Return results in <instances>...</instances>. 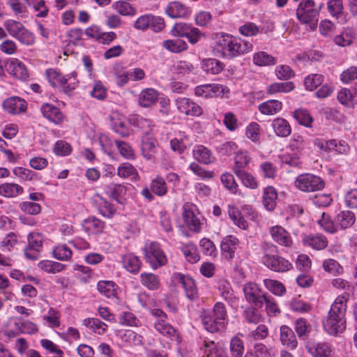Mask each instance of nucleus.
Segmentation results:
<instances>
[{
	"instance_id": "obj_1",
	"label": "nucleus",
	"mask_w": 357,
	"mask_h": 357,
	"mask_svg": "<svg viewBox=\"0 0 357 357\" xmlns=\"http://www.w3.org/2000/svg\"><path fill=\"white\" fill-rule=\"evenodd\" d=\"M253 50L252 43L226 33H219L215 36L214 51L227 59L247 54Z\"/></svg>"
},
{
	"instance_id": "obj_2",
	"label": "nucleus",
	"mask_w": 357,
	"mask_h": 357,
	"mask_svg": "<svg viewBox=\"0 0 357 357\" xmlns=\"http://www.w3.org/2000/svg\"><path fill=\"white\" fill-rule=\"evenodd\" d=\"M349 295L339 296L332 304L327 317L323 321L324 331L333 336L342 333L346 328V310Z\"/></svg>"
},
{
	"instance_id": "obj_3",
	"label": "nucleus",
	"mask_w": 357,
	"mask_h": 357,
	"mask_svg": "<svg viewBox=\"0 0 357 357\" xmlns=\"http://www.w3.org/2000/svg\"><path fill=\"white\" fill-rule=\"evenodd\" d=\"M201 319L204 328L210 333L224 329L227 323L225 305L222 303H216L212 310H203Z\"/></svg>"
},
{
	"instance_id": "obj_4",
	"label": "nucleus",
	"mask_w": 357,
	"mask_h": 357,
	"mask_svg": "<svg viewBox=\"0 0 357 357\" xmlns=\"http://www.w3.org/2000/svg\"><path fill=\"white\" fill-rule=\"evenodd\" d=\"M45 76L52 87L61 88L66 93L75 90L79 84L75 71L64 75L55 68H49L45 71Z\"/></svg>"
},
{
	"instance_id": "obj_5",
	"label": "nucleus",
	"mask_w": 357,
	"mask_h": 357,
	"mask_svg": "<svg viewBox=\"0 0 357 357\" xmlns=\"http://www.w3.org/2000/svg\"><path fill=\"white\" fill-rule=\"evenodd\" d=\"M296 17L307 29L314 31L317 27L319 11L312 0H302L296 9Z\"/></svg>"
},
{
	"instance_id": "obj_6",
	"label": "nucleus",
	"mask_w": 357,
	"mask_h": 357,
	"mask_svg": "<svg viewBox=\"0 0 357 357\" xmlns=\"http://www.w3.org/2000/svg\"><path fill=\"white\" fill-rule=\"evenodd\" d=\"M143 253L146 262L153 269H157L167 263L165 252L157 243L151 242L146 244L143 249Z\"/></svg>"
},
{
	"instance_id": "obj_7",
	"label": "nucleus",
	"mask_w": 357,
	"mask_h": 357,
	"mask_svg": "<svg viewBox=\"0 0 357 357\" xmlns=\"http://www.w3.org/2000/svg\"><path fill=\"white\" fill-rule=\"evenodd\" d=\"M294 185L300 191L311 192L322 190L324 188L325 183L319 176L305 173L296 177Z\"/></svg>"
},
{
	"instance_id": "obj_8",
	"label": "nucleus",
	"mask_w": 357,
	"mask_h": 357,
	"mask_svg": "<svg viewBox=\"0 0 357 357\" xmlns=\"http://www.w3.org/2000/svg\"><path fill=\"white\" fill-rule=\"evenodd\" d=\"M183 220L187 227L195 233H199L202 230L204 218L193 204H185L183 212Z\"/></svg>"
},
{
	"instance_id": "obj_9",
	"label": "nucleus",
	"mask_w": 357,
	"mask_h": 357,
	"mask_svg": "<svg viewBox=\"0 0 357 357\" xmlns=\"http://www.w3.org/2000/svg\"><path fill=\"white\" fill-rule=\"evenodd\" d=\"M305 347L312 357H333L335 352L333 345L326 341L310 340L305 343Z\"/></svg>"
},
{
	"instance_id": "obj_10",
	"label": "nucleus",
	"mask_w": 357,
	"mask_h": 357,
	"mask_svg": "<svg viewBox=\"0 0 357 357\" xmlns=\"http://www.w3.org/2000/svg\"><path fill=\"white\" fill-rule=\"evenodd\" d=\"M174 102L178 113L183 115L199 117L204 113L203 108L191 98L179 97Z\"/></svg>"
},
{
	"instance_id": "obj_11",
	"label": "nucleus",
	"mask_w": 357,
	"mask_h": 357,
	"mask_svg": "<svg viewBox=\"0 0 357 357\" xmlns=\"http://www.w3.org/2000/svg\"><path fill=\"white\" fill-rule=\"evenodd\" d=\"M195 95L204 98L220 97L229 93L227 86L220 84H205L195 88Z\"/></svg>"
},
{
	"instance_id": "obj_12",
	"label": "nucleus",
	"mask_w": 357,
	"mask_h": 357,
	"mask_svg": "<svg viewBox=\"0 0 357 357\" xmlns=\"http://www.w3.org/2000/svg\"><path fill=\"white\" fill-rule=\"evenodd\" d=\"M261 263L275 272H286L292 268V264L287 259L278 255L267 252L262 257Z\"/></svg>"
},
{
	"instance_id": "obj_13",
	"label": "nucleus",
	"mask_w": 357,
	"mask_h": 357,
	"mask_svg": "<svg viewBox=\"0 0 357 357\" xmlns=\"http://www.w3.org/2000/svg\"><path fill=\"white\" fill-rule=\"evenodd\" d=\"M243 293L248 303L257 307H261L263 305L266 294L263 292L259 285L257 283L253 282H246L243 286Z\"/></svg>"
},
{
	"instance_id": "obj_14",
	"label": "nucleus",
	"mask_w": 357,
	"mask_h": 357,
	"mask_svg": "<svg viewBox=\"0 0 357 357\" xmlns=\"http://www.w3.org/2000/svg\"><path fill=\"white\" fill-rule=\"evenodd\" d=\"M2 108L5 112L10 115H20L27 109L26 100L19 96H11L2 102Z\"/></svg>"
},
{
	"instance_id": "obj_15",
	"label": "nucleus",
	"mask_w": 357,
	"mask_h": 357,
	"mask_svg": "<svg viewBox=\"0 0 357 357\" xmlns=\"http://www.w3.org/2000/svg\"><path fill=\"white\" fill-rule=\"evenodd\" d=\"M272 240L280 246L291 248L294 241L291 234L280 225L272 226L268 229Z\"/></svg>"
},
{
	"instance_id": "obj_16",
	"label": "nucleus",
	"mask_w": 357,
	"mask_h": 357,
	"mask_svg": "<svg viewBox=\"0 0 357 357\" xmlns=\"http://www.w3.org/2000/svg\"><path fill=\"white\" fill-rule=\"evenodd\" d=\"M6 70L10 75L20 80L24 81L29 77V73L25 64L16 58H12L8 61Z\"/></svg>"
},
{
	"instance_id": "obj_17",
	"label": "nucleus",
	"mask_w": 357,
	"mask_h": 357,
	"mask_svg": "<svg viewBox=\"0 0 357 357\" xmlns=\"http://www.w3.org/2000/svg\"><path fill=\"white\" fill-rule=\"evenodd\" d=\"M43 116L56 125H60L65 121L66 116L59 108L51 103H43L40 106Z\"/></svg>"
},
{
	"instance_id": "obj_18",
	"label": "nucleus",
	"mask_w": 357,
	"mask_h": 357,
	"mask_svg": "<svg viewBox=\"0 0 357 357\" xmlns=\"http://www.w3.org/2000/svg\"><path fill=\"white\" fill-rule=\"evenodd\" d=\"M200 351L203 357H228L224 348L211 340H203Z\"/></svg>"
},
{
	"instance_id": "obj_19",
	"label": "nucleus",
	"mask_w": 357,
	"mask_h": 357,
	"mask_svg": "<svg viewBox=\"0 0 357 357\" xmlns=\"http://www.w3.org/2000/svg\"><path fill=\"white\" fill-rule=\"evenodd\" d=\"M167 319H156L154 322L155 329L161 335L166 336L172 341L180 342V336L177 330L169 324Z\"/></svg>"
},
{
	"instance_id": "obj_20",
	"label": "nucleus",
	"mask_w": 357,
	"mask_h": 357,
	"mask_svg": "<svg viewBox=\"0 0 357 357\" xmlns=\"http://www.w3.org/2000/svg\"><path fill=\"white\" fill-rule=\"evenodd\" d=\"M192 154L195 160L204 165H211L216 160L208 148L200 144L193 147Z\"/></svg>"
},
{
	"instance_id": "obj_21",
	"label": "nucleus",
	"mask_w": 357,
	"mask_h": 357,
	"mask_svg": "<svg viewBox=\"0 0 357 357\" xmlns=\"http://www.w3.org/2000/svg\"><path fill=\"white\" fill-rule=\"evenodd\" d=\"M106 193L120 204H124L128 199L127 188L123 184H109L106 188Z\"/></svg>"
},
{
	"instance_id": "obj_22",
	"label": "nucleus",
	"mask_w": 357,
	"mask_h": 357,
	"mask_svg": "<svg viewBox=\"0 0 357 357\" xmlns=\"http://www.w3.org/2000/svg\"><path fill=\"white\" fill-rule=\"evenodd\" d=\"M165 13L171 18H185L190 15L191 10L178 1H172L167 6Z\"/></svg>"
},
{
	"instance_id": "obj_23",
	"label": "nucleus",
	"mask_w": 357,
	"mask_h": 357,
	"mask_svg": "<svg viewBox=\"0 0 357 357\" xmlns=\"http://www.w3.org/2000/svg\"><path fill=\"white\" fill-rule=\"evenodd\" d=\"M82 227L84 232L89 235H98L103 231L105 223L100 219L92 216L84 220Z\"/></svg>"
},
{
	"instance_id": "obj_24",
	"label": "nucleus",
	"mask_w": 357,
	"mask_h": 357,
	"mask_svg": "<svg viewBox=\"0 0 357 357\" xmlns=\"http://www.w3.org/2000/svg\"><path fill=\"white\" fill-rule=\"evenodd\" d=\"M121 264L127 271L132 274L139 273L142 267V261L139 257L131 252L121 256Z\"/></svg>"
},
{
	"instance_id": "obj_25",
	"label": "nucleus",
	"mask_w": 357,
	"mask_h": 357,
	"mask_svg": "<svg viewBox=\"0 0 357 357\" xmlns=\"http://www.w3.org/2000/svg\"><path fill=\"white\" fill-rule=\"evenodd\" d=\"M112 128L115 132L122 137L129 136L132 133L130 119H127L124 116L117 115L112 117Z\"/></svg>"
},
{
	"instance_id": "obj_26",
	"label": "nucleus",
	"mask_w": 357,
	"mask_h": 357,
	"mask_svg": "<svg viewBox=\"0 0 357 357\" xmlns=\"http://www.w3.org/2000/svg\"><path fill=\"white\" fill-rule=\"evenodd\" d=\"M239 241L235 236L229 235L222 240L220 249L227 258L233 259Z\"/></svg>"
},
{
	"instance_id": "obj_27",
	"label": "nucleus",
	"mask_w": 357,
	"mask_h": 357,
	"mask_svg": "<svg viewBox=\"0 0 357 357\" xmlns=\"http://www.w3.org/2000/svg\"><path fill=\"white\" fill-rule=\"evenodd\" d=\"M159 93L153 88L143 89L139 94L138 103L142 107H149L156 103Z\"/></svg>"
},
{
	"instance_id": "obj_28",
	"label": "nucleus",
	"mask_w": 357,
	"mask_h": 357,
	"mask_svg": "<svg viewBox=\"0 0 357 357\" xmlns=\"http://www.w3.org/2000/svg\"><path fill=\"white\" fill-rule=\"evenodd\" d=\"M21 318L12 317L8 319L2 328L5 336L8 338H13L22 334Z\"/></svg>"
},
{
	"instance_id": "obj_29",
	"label": "nucleus",
	"mask_w": 357,
	"mask_h": 357,
	"mask_svg": "<svg viewBox=\"0 0 357 357\" xmlns=\"http://www.w3.org/2000/svg\"><path fill=\"white\" fill-rule=\"evenodd\" d=\"M201 68L207 75H218L225 68V64L213 58L204 59L201 61Z\"/></svg>"
},
{
	"instance_id": "obj_30",
	"label": "nucleus",
	"mask_w": 357,
	"mask_h": 357,
	"mask_svg": "<svg viewBox=\"0 0 357 357\" xmlns=\"http://www.w3.org/2000/svg\"><path fill=\"white\" fill-rule=\"evenodd\" d=\"M158 142L157 140L151 136L146 135L142 139V153L143 156L151 160L155 157L157 151Z\"/></svg>"
},
{
	"instance_id": "obj_31",
	"label": "nucleus",
	"mask_w": 357,
	"mask_h": 357,
	"mask_svg": "<svg viewBox=\"0 0 357 357\" xmlns=\"http://www.w3.org/2000/svg\"><path fill=\"white\" fill-rule=\"evenodd\" d=\"M280 340L283 346L287 347L291 349L297 347L298 342L292 329L282 325L280 328Z\"/></svg>"
},
{
	"instance_id": "obj_32",
	"label": "nucleus",
	"mask_w": 357,
	"mask_h": 357,
	"mask_svg": "<svg viewBox=\"0 0 357 357\" xmlns=\"http://www.w3.org/2000/svg\"><path fill=\"white\" fill-rule=\"evenodd\" d=\"M178 280L181 283L188 298L193 301L198 298V291L195 282L192 278L188 275H180Z\"/></svg>"
},
{
	"instance_id": "obj_33",
	"label": "nucleus",
	"mask_w": 357,
	"mask_h": 357,
	"mask_svg": "<svg viewBox=\"0 0 357 357\" xmlns=\"http://www.w3.org/2000/svg\"><path fill=\"white\" fill-rule=\"evenodd\" d=\"M303 243L305 246L314 250L324 249L328 245L327 238L321 234H309L303 238Z\"/></svg>"
},
{
	"instance_id": "obj_34",
	"label": "nucleus",
	"mask_w": 357,
	"mask_h": 357,
	"mask_svg": "<svg viewBox=\"0 0 357 357\" xmlns=\"http://www.w3.org/2000/svg\"><path fill=\"white\" fill-rule=\"evenodd\" d=\"M355 221V214L351 211H342L337 214L335 218L337 229L349 228L354 224Z\"/></svg>"
},
{
	"instance_id": "obj_35",
	"label": "nucleus",
	"mask_w": 357,
	"mask_h": 357,
	"mask_svg": "<svg viewBox=\"0 0 357 357\" xmlns=\"http://www.w3.org/2000/svg\"><path fill=\"white\" fill-rule=\"evenodd\" d=\"M117 175L121 178H128L131 181H137L139 180V175L137 170L129 162H123L119 166Z\"/></svg>"
},
{
	"instance_id": "obj_36",
	"label": "nucleus",
	"mask_w": 357,
	"mask_h": 357,
	"mask_svg": "<svg viewBox=\"0 0 357 357\" xmlns=\"http://www.w3.org/2000/svg\"><path fill=\"white\" fill-rule=\"evenodd\" d=\"M98 292L108 298H114L117 296L118 286L110 280H100L97 284Z\"/></svg>"
},
{
	"instance_id": "obj_37",
	"label": "nucleus",
	"mask_w": 357,
	"mask_h": 357,
	"mask_svg": "<svg viewBox=\"0 0 357 357\" xmlns=\"http://www.w3.org/2000/svg\"><path fill=\"white\" fill-rule=\"evenodd\" d=\"M278 192L273 186H268L264 189L262 203L268 211H273L276 206Z\"/></svg>"
},
{
	"instance_id": "obj_38",
	"label": "nucleus",
	"mask_w": 357,
	"mask_h": 357,
	"mask_svg": "<svg viewBox=\"0 0 357 357\" xmlns=\"http://www.w3.org/2000/svg\"><path fill=\"white\" fill-rule=\"evenodd\" d=\"M227 213L229 218L236 226L242 229L248 228V224L237 206L234 204H229L227 206Z\"/></svg>"
},
{
	"instance_id": "obj_39",
	"label": "nucleus",
	"mask_w": 357,
	"mask_h": 357,
	"mask_svg": "<svg viewBox=\"0 0 357 357\" xmlns=\"http://www.w3.org/2000/svg\"><path fill=\"white\" fill-rule=\"evenodd\" d=\"M282 109V102L278 100H268L258 106L259 111L264 115H275Z\"/></svg>"
},
{
	"instance_id": "obj_40",
	"label": "nucleus",
	"mask_w": 357,
	"mask_h": 357,
	"mask_svg": "<svg viewBox=\"0 0 357 357\" xmlns=\"http://www.w3.org/2000/svg\"><path fill=\"white\" fill-rule=\"evenodd\" d=\"M271 126L278 137H286L291 132V128L289 122L283 118L273 119Z\"/></svg>"
},
{
	"instance_id": "obj_41",
	"label": "nucleus",
	"mask_w": 357,
	"mask_h": 357,
	"mask_svg": "<svg viewBox=\"0 0 357 357\" xmlns=\"http://www.w3.org/2000/svg\"><path fill=\"white\" fill-rule=\"evenodd\" d=\"M162 47L172 53L178 54L187 50L188 44L185 40L178 38L165 40L162 42Z\"/></svg>"
},
{
	"instance_id": "obj_42",
	"label": "nucleus",
	"mask_w": 357,
	"mask_h": 357,
	"mask_svg": "<svg viewBox=\"0 0 357 357\" xmlns=\"http://www.w3.org/2000/svg\"><path fill=\"white\" fill-rule=\"evenodd\" d=\"M23 192V188L17 183H4L0 185V195L5 197H16Z\"/></svg>"
},
{
	"instance_id": "obj_43",
	"label": "nucleus",
	"mask_w": 357,
	"mask_h": 357,
	"mask_svg": "<svg viewBox=\"0 0 357 357\" xmlns=\"http://www.w3.org/2000/svg\"><path fill=\"white\" fill-rule=\"evenodd\" d=\"M295 88L292 82H273L266 86V93L269 95H275L278 93H287Z\"/></svg>"
},
{
	"instance_id": "obj_44",
	"label": "nucleus",
	"mask_w": 357,
	"mask_h": 357,
	"mask_svg": "<svg viewBox=\"0 0 357 357\" xmlns=\"http://www.w3.org/2000/svg\"><path fill=\"white\" fill-rule=\"evenodd\" d=\"M252 62L257 66H269L276 64L277 59L266 52L259 51L253 54Z\"/></svg>"
},
{
	"instance_id": "obj_45",
	"label": "nucleus",
	"mask_w": 357,
	"mask_h": 357,
	"mask_svg": "<svg viewBox=\"0 0 357 357\" xmlns=\"http://www.w3.org/2000/svg\"><path fill=\"white\" fill-rule=\"evenodd\" d=\"M130 123L146 133L152 131L155 127L153 121L143 118L139 115L131 116L130 117Z\"/></svg>"
},
{
	"instance_id": "obj_46",
	"label": "nucleus",
	"mask_w": 357,
	"mask_h": 357,
	"mask_svg": "<svg viewBox=\"0 0 357 357\" xmlns=\"http://www.w3.org/2000/svg\"><path fill=\"white\" fill-rule=\"evenodd\" d=\"M189 137L184 132H179L176 136L170 140V147L174 152L181 154L187 149L186 142Z\"/></svg>"
},
{
	"instance_id": "obj_47",
	"label": "nucleus",
	"mask_w": 357,
	"mask_h": 357,
	"mask_svg": "<svg viewBox=\"0 0 357 357\" xmlns=\"http://www.w3.org/2000/svg\"><path fill=\"white\" fill-rule=\"evenodd\" d=\"M251 160L249 153L246 151H238L234 158V165L233 171L235 174L238 172H243Z\"/></svg>"
},
{
	"instance_id": "obj_48",
	"label": "nucleus",
	"mask_w": 357,
	"mask_h": 357,
	"mask_svg": "<svg viewBox=\"0 0 357 357\" xmlns=\"http://www.w3.org/2000/svg\"><path fill=\"white\" fill-rule=\"evenodd\" d=\"M181 250L188 262L195 264L199 261V253L196 245L193 243L183 244Z\"/></svg>"
},
{
	"instance_id": "obj_49",
	"label": "nucleus",
	"mask_w": 357,
	"mask_h": 357,
	"mask_svg": "<svg viewBox=\"0 0 357 357\" xmlns=\"http://www.w3.org/2000/svg\"><path fill=\"white\" fill-rule=\"evenodd\" d=\"M263 284L266 289L277 296H282L286 294V287L280 281L266 278L263 280Z\"/></svg>"
},
{
	"instance_id": "obj_50",
	"label": "nucleus",
	"mask_w": 357,
	"mask_h": 357,
	"mask_svg": "<svg viewBox=\"0 0 357 357\" xmlns=\"http://www.w3.org/2000/svg\"><path fill=\"white\" fill-rule=\"evenodd\" d=\"M20 243V237L10 232L1 241L0 250L3 252H11Z\"/></svg>"
},
{
	"instance_id": "obj_51",
	"label": "nucleus",
	"mask_w": 357,
	"mask_h": 357,
	"mask_svg": "<svg viewBox=\"0 0 357 357\" xmlns=\"http://www.w3.org/2000/svg\"><path fill=\"white\" fill-rule=\"evenodd\" d=\"M356 38V33L351 29H345L340 35L334 38L335 43L341 47L350 45Z\"/></svg>"
},
{
	"instance_id": "obj_52",
	"label": "nucleus",
	"mask_w": 357,
	"mask_h": 357,
	"mask_svg": "<svg viewBox=\"0 0 357 357\" xmlns=\"http://www.w3.org/2000/svg\"><path fill=\"white\" fill-rule=\"evenodd\" d=\"M337 99L340 104L347 107H354L355 104V95L347 88L341 89L337 93Z\"/></svg>"
},
{
	"instance_id": "obj_53",
	"label": "nucleus",
	"mask_w": 357,
	"mask_h": 357,
	"mask_svg": "<svg viewBox=\"0 0 357 357\" xmlns=\"http://www.w3.org/2000/svg\"><path fill=\"white\" fill-rule=\"evenodd\" d=\"M141 283L150 290H157L160 286L158 277L152 273H142L140 275Z\"/></svg>"
},
{
	"instance_id": "obj_54",
	"label": "nucleus",
	"mask_w": 357,
	"mask_h": 357,
	"mask_svg": "<svg viewBox=\"0 0 357 357\" xmlns=\"http://www.w3.org/2000/svg\"><path fill=\"white\" fill-rule=\"evenodd\" d=\"M83 324L99 335L104 334L107 329V325L98 318H86L84 319Z\"/></svg>"
},
{
	"instance_id": "obj_55",
	"label": "nucleus",
	"mask_w": 357,
	"mask_h": 357,
	"mask_svg": "<svg viewBox=\"0 0 357 357\" xmlns=\"http://www.w3.org/2000/svg\"><path fill=\"white\" fill-rule=\"evenodd\" d=\"M218 290L221 296L229 304L232 305L236 303V297L234 296V291L229 282L221 281L218 285Z\"/></svg>"
},
{
	"instance_id": "obj_56",
	"label": "nucleus",
	"mask_w": 357,
	"mask_h": 357,
	"mask_svg": "<svg viewBox=\"0 0 357 357\" xmlns=\"http://www.w3.org/2000/svg\"><path fill=\"white\" fill-rule=\"evenodd\" d=\"M61 313L54 307H50L47 313L43 316L44 324L50 328H57L60 326Z\"/></svg>"
},
{
	"instance_id": "obj_57",
	"label": "nucleus",
	"mask_w": 357,
	"mask_h": 357,
	"mask_svg": "<svg viewBox=\"0 0 357 357\" xmlns=\"http://www.w3.org/2000/svg\"><path fill=\"white\" fill-rule=\"evenodd\" d=\"M330 153L335 152L337 154L347 155L350 152L349 144L342 139H329Z\"/></svg>"
},
{
	"instance_id": "obj_58",
	"label": "nucleus",
	"mask_w": 357,
	"mask_h": 357,
	"mask_svg": "<svg viewBox=\"0 0 357 357\" xmlns=\"http://www.w3.org/2000/svg\"><path fill=\"white\" fill-rule=\"evenodd\" d=\"M38 266L41 270L49 273H59L63 271L66 266L61 263L50 260L40 261Z\"/></svg>"
},
{
	"instance_id": "obj_59",
	"label": "nucleus",
	"mask_w": 357,
	"mask_h": 357,
	"mask_svg": "<svg viewBox=\"0 0 357 357\" xmlns=\"http://www.w3.org/2000/svg\"><path fill=\"white\" fill-rule=\"evenodd\" d=\"M322 268L326 272L333 275H340L344 273V268L342 266L333 259H327L324 260L322 263Z\"/></svg>"
},
{
	"instance_id": "obj_60",
	"label": "nucleus",
	"mask_w": 357,
	"mask_h": 357,
	"mask_svg": "<svg viewBox=\"0 0 357 357\" xmlns=\"http://www.w3.org/2000/svg\"><path fill=\"white\" fill-rule=\"evenodd\" d=\"M112 8L120 15L123 16H133L137 10L129 3L118 1L112 4Z\"/></svg>"
},
{
	"instance_id": "obj_61",
	"label": "nucleus",
	"mask_w": 357,
	"mask_h": 357,
	"mask_svg": "<svg viewBox=\"0 0 357 357\" xmlns=\"http://www.w3.org/2000/svg\"><path fill=\"white\" fill-rule=\"evenodd\" d=\"M115 145L120 155L127 160H134L135 158V150L127 142L123 141H115Z\"/></svg>"
},
{
	"instance_id": "obj_62",
	"label": "nucleus",
	"mask_w": 357,
	"mask_h": 357,
	"mask_svg": "<svg viewBox=\"0 0 357 357\" xmlns=\"http://www.w3.org/2000/svg\"><path fill=\"white\" fill-rule=\"evenodd\" d=\"M229 351L231 357H242L244 353L243 341L238 337L231 338L229 344Z\"/></svg>"
},
{
	"instance_id": "obj_63",
	"label": "nucleus",
	"mask_w": 357,
	"mask_h": 357,
	"mask_svg": "<svg viewBox=\"0 0 357 357\" xmlns=\"http://www.w3.org/2000/svg\"><path fill=\"white\" fill-rule=\"evenodd\" d=\"M294 117L299 124L307 128L312 126L313 119L307 110L298 109L294 111Z\"/></svg>"
},
{
	"instance_id": "obj_64",
	"label": "nucleus",
	"mask_w": 357,
	"mask_h": 357,
	"mask_svg": "<svg viewBox=\"0 0 357 357\" xmlns=\"http://www.w3.org/2000/svg\"><path fill=\"white\" fill-rule=\"evenodd\" d=\"M150 188L153 193L159 197L165 195L167 192V184L165 180L160 176H157L152 180Z\"/></svg>"
}]
</instances>
